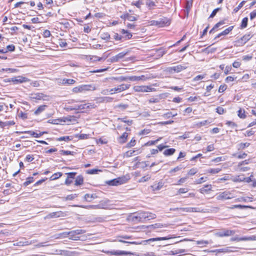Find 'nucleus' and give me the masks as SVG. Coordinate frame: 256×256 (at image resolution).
Returning a JSON list of instances; mask_svg holds the SVG:
<instances>
[{
	"label": "nucleus",
	"mask_w": 256,
	"mask_h": 256,
	"mask_svg": "<svg viewBox=\"0 0 256 256\" xmlns=\"http://www.w3.org/2000/svg\"><path fill=\"white\" fill-rule=\"evenodd\" d=\"M241 240H256V235L241 238Z\"/></svg>",
	"instance_id": "nucleus-37"
},
{
	"label": "nucleus",
	"mask_w": 256,
	"mask_h": 256,
	"mask_svg": "<svg viewBox=\"0 0 256 256\" xmlns=\"http://www.w3.org/2000/svg\"><path fill=\"white\" fill-rule=\"evenodd\" d=\"M128 80L132 81V82H136L139 81L138 76H128Z\"/></svg>",
	"instance_id": "nucleus-47"
},
{
	"label": "nucleus",
	"mask_w": 256,
	"mask_h": 256,
	"mask_svg": "<svg viewBox=\"0 0 256 256\" xmlns=\"http://www.w3.org/2000/svg\"><path fill=\"white\" fill-rule=\"evenodd\" d=\"M104 252L106 254L108 255L112 256V255H115L118 256H120L123 254H130L129 252H127L126 251H122V250H114V251H104Z\"/></svg>",
	"instance_id": "nucleus-12"
},
{
	"label": "nucleus",
	"mask_w": 256,
	"mask_h": 256,
	"mask_svg": "<svg viewBox=\"0 0 256 256\" xmlns=\"http://www.w3.org/2000/svg\"><path fill=\"white\" fill-rule=\"evenodd\" d=\"M212 188L211 185H205L204 188L200 189V192L201 193H204V192H206L209 190H210Z\"/></svg>",
	"instance_id": "nucleus-34"
},
{
	"label": "nucleus",
	"mask_w": 256,
	"mask_h": 256,
	"mask_svg": "<svg viewBox=\"0 0 256 256\" xmlns=\"http://www.w3.org/2000/svg\"><path fill=\"white\" fill-rule=\"evenodd\" d=\"M252 37V35L250 34H245L242 38H241V40L244 42L245 43L248 40Z\"/></svg>",
	"instance_id": "nucleus-46"
},
{
	"label": "nucleus",
	"mask_w": 256,
	"mask_h": 256,
	"mask_svg": "<svg viewBox=\"0 0 256 256\" xmlns=\"http://www.w3.org/2000/svg\"><path fill=\"white\" fill-rule=\"evenodd\" d=\"M26 81L27 78L22 76H18L16 77L12 78L8 80V82H12L14 84H20Z\"/></svg>",
	"instance_id": "nucleus-8"
},
{
	"label": "nucleus",
	"mask_w": 256,
	"mask_h": 256,
	"mask_svg": "<svg viewBox=\"0 0 256 256\" xmlns=\"http://www.w3.org/2000/svg\"><path fill=\"white\" fill-rule=\"evenodd\" d=\"M78 194H70V195H68L65 198V200H72L74 199L75 198H76L77 196H78Z\"/></svg>",
	"instance_id": "nucleus-51"
},
{
	"label": "nucleus",
	"mask_w": 256,
	"mask_h": 256,
	"mask_svg": "<svg viewBox=\"0 0 256 256\" xmlns=\"http://www.w3.org/2000/svg\"><path fill=\"white\" fill-rule=\"evenodd\" d=\"M45 97H46V96L42 93L32 94L31 96H30L31 98L36 99V100H44Z\"/></svg>",
	"instance_id": "nucleus-19"
},
{
	"label": "nucleus",
	"mask_w": 256,
	"mask_h": 256,
	"mask_svg": "<svg viewBox=\"0 0 256 256\" xmlns=\"http://www.w3.org/2000/svg\"><path fill=\"white\" fill-rule=\"evenodd\" d=\"M191 208H180V214L182 212H191Z\"/></svg>",
	"instance_id": "nucleus-45"
},
{
	"label": "nucleus",
	"mask_w": 256,
	"mask_h": 256,
	"mask_svg": "<svg viewBox=\"0 0 256 256\" xmlns=\"http://www.w3.org/2000/svg\"><path fill=\"white\" fill-rule=\"evenodd\" d=\"M98 172H102V170L98 169H92L86 170V173L90 174H97Z\"/></svg>",
	"instance_id": "nucleus-39"
},
{
	"label": "nucleus",
	"mask_w": 256,
	"mask_h": 256,
	"mask_svg": "<svg viewBox=\"0 0 256 256\" xmlns=\"http://www.w3.org/2000/svg\"><path fill=\"white\" fill-rule=\"evenodd\" d=\"M226 112V110L224 109L223 108L221 107V106H218L217 108H216V112L220 114H223L224 113V112Z\"/></svg>",
	"instance_id": "nucleus-64"
},
{
	"label": "nucleus",
	"mask_w": 256,
	"mask_h": 256,
	"mask_svg": "<svg viewBox=\"0 0 256 256\" xmlns=\"http://www.w3.org/2000/svg\"><path fill=\"white\" fill-rule=\"evenodd\" d=\"M130 176L128 175L123 176H120L118 178L108 180L106 182V184L110 186H117L125 184L130 180Z\"/></svg>",
	"instance_id": "nucleus-2"
},
{
	"label": "nucleus",
	"mask_w": 256,
	"mask_h": 256,
	"mask_svg": "<svg viewBox=\"0 0 256 256\" xmlns=\"http://www.w3.org/2000/svg\"><path fill=\"white\" fill-rule=\"evenodd\" d=\"M170 237H160V238H152L148 240H142L141 242H126L125 240H118V242H122V243H128L130 244H146L147 242H154V241H159V240H167L170 239Z\"/></svg>",
	"instance_id": "nucleus-3"
},
{
	"label": "nucleus",
	"mask_w": 256,
	"mask_h": 256,
	"mask_svg": "<svg viewBox=\"0 0 256 256\" xmlns=\"http://www.w3.org/2000/svg\"><path fill=\"white\" fill-rule=\"evenodd\" d=\"M186 68L187 66L185 65L179 64L176 66L170 67L168 68V70L169 72H180Z\"/></svg>",
	"instance_id": "nucleus-7"
},
{
	"label": "nucleus",
	"mask_w": 256,
	"mask_h": 256,
	"mask_svg": "<svg viewBox=\"0 0 256 256\" xmlns=\"http://www.w3.org/2000/svg\"><path fill=\"white\" fill-rule=\"evenodd\" d=\"M69 235V232H66L58 234L56 238H66Z\"/></svg>",
	"instance_id": "nucleus-56"
},
{
	"label": "nucleus",
	"mask_w": 256,
	"mask_h": 256,
	"mask_svg": "<svg viewBox=\"0 0 256 256\" xmlns=\"http://www.w3.org/2000/svg\"><path fill=\"white\" fill-rule=\"evenodd\" d=\"M62 122V119H55V120H49L48 121V123L54 124H58L60 122Z\"/></svg>",
	"instance_id": "nucleus-41"
},
{
	"label": "nucleus",
	"mask_w": 256,
	"mask_h": 256,
	"mask_svg": "<svg viewBox=\"0 0 256 256\" xmlns=\"http://www.w3.org/2000/svg\"><path fill=\"white\" fill-rule=\"evenodd\" d=\"M92 88V86L91 85L84 84L74 88L72 91L74 93L82 92L90 90Z\"/></svg>",
	"instance_id": "nucleus-5"
},
{
	"label": "nucleus",
	"mask_w": 256,
	"mask_h": 256,
	"mask_svg": "<svg viewBox=\"0 0 256 256\" xmlns=\"http://www.w3.org/2000/svg\"><path fill=\"white\" fill-rule=\"evenodd\" d=\"M248 18L246 17L244 18L241 22V28H245L247 26Z\"/></svg>",
	"instance_id": "nucleus-40"
},
{
	"label": "nucleus",
	"mask_w": 256,
	"mask_h": 256,
	"mask_svg": "<svg viewBox=\"0 0 256 256\" xmlns=\"http://www.w3.org/2000/svg\"><path fill=\"white\" fill-rule=\"evenodd\" d=\"M130 86V84H122L114 88V90L115 92L119 93L128 89Z\"/></svg>",
	"instance_id": "nucleus-10"
},
{
	"label": "nucleus",
	"mask_w": 256,
	"mask_h": 256,
	"mask_svg": "<svg viewBox=\"0 0 256 256\" xmlns=\"http://www.w3.org/2000/svg\"><path fill=\"white\" fill-rule=\"evenodd\" d=\"M138 16H133L131 14H129L128 17V20L130 22L135 21L138 20Z\"/></svg>",
	"instance_id": "nucleus-62"
},
{
	"label": "nucleus",
	"mask_w": 256,
	"mask_h": 256,
	"mask_svg": "<svg viewBox=\"0 0 256 256\" xmlns=\"http://www.w3.org/2000/svg\"><path fill=\"white\" fill-rule=\"evenodd\" d=\"M47 106L46 105H42V106H40L36 110H35L34 114H36V115H38L40 114V113H42V112H44L45 109H46V107Z\"/></svg>",
	"instance_id": "nucleus-29"
},
{
	"label": "nucleus",
	"mask_w": 256,
	"mask_h": 256,
	"mask_svg": "<svg viewBox=\"0 0 256 256\" xmlns=\"http://www.w3.org/2000/svg\"><path fill=\"white\" fill-rule=\"evenodd\" d=\"M74 206L76 207H80L82 208L86 209H100V208H104V206L102 204H98L96 205H88V206H84V205H74Z\"/></svg>",
	"instance_id": "nucleus-9"
},
{
	"label": "nucleus",
	"mask_w": 256,
	"mask_h": 256,
	"mask_svg": "<svg viewBox=\"0 0 256 256\" xmlns=\"http://www.w3.org/2000/svg\"><path fill=\"white\" fill-rule=\"evenodd\" d=\"M142 4V2L140 0H138L136 2H132V5L135 6L138 8H140V6Z\"/></svg>",
	"instance_id": "nucleus-60"
},
{
	"label": "nucleus",
	"mask_w": 256,
	"mask_h": 256,
	"mask_svg": "<svg viewBox=\"0 0 256 256\" xmlns=\"http://www.w3.org/2000/svg\"><path fill=\"white\" fill-rule=\"evenodd\" d=\"M152 22V24L159 27H163L170 24V21L166 18H164L158 20H154Z\"/></svg>",
	"instance_id": "nucleus-4"
},
{
	"label": "nucleus",
	"mask_w": 256,
	"mask_h": 256,
	"mask_svg": "<svg viewBox=\"0 0 256 256\" xmlns=\"http://www.w3.org/2000/svg\"><path fill=\"white\" fill-rule=\"evenodd\" d=\"M56 252L57 254H64L66 256H70L72 254V252H70L66 250H56Z\"/></svg>",
	"instance_id": "nucleus-33"
},
{
	"label": "nucleus",
	"mask_w": 256,
	"mask_h": 256,
	"mask_svg": "<svg viewBox=\"0 0 256 256\" xmlns=\"http://www.w3.org/2000/svg\"><path fill=\"white\" fill-rule=\"evenodd\" d=\"M94 104L92 103H88L82 104L80 105H77L76 108H77V110H82L88 108H94Z\"/></svg>",
	"instance_id": "nucleus-16"
},
{
	"label": "nucleus",
	"mask_w": 256,
	"mask_h": 256,
	"mask_svg": "<svg viewBox=\"0 0 256 256\" xmlns=\"http://www.w3.org/2000/svg\"><path fill=\"white\" fill-rule=\"evenodd\" d=\"M72 231L69 232V236L70 239L74 240H80V238L76 236V234H70Z\"/></svg>",
	"instance_id": "nucleus-38"
},
{
	"label": "nucleus",
	"mask_w": 256,
	"mask_h": 256,
	"mask_svg": "<svg viewBox=\"0 0 256 256\" xmlns=\"http://www.w3.org/2000/svg\"><path fill=\"white\" fill-rule=\"evenodd\" d=\"M226 124L230 126L232 130H235L236 131H237L236 128H238V126L234 122H232L228 121L226 122Z\"/></svg>",
	"instance_id": "nucleus-35"
},
{
	"label": "nucleus",
	"mask_w": 256,
	"mask_h": 256,
	"mask_svg": "<svg viewBox=\"0 0 256 256\" xmlns=\"http://www.w3.org/2000/svg\"><path fill=\"white\" fill-rule=\"evenodd\" d=\"M72 140V138H70V136H62V137H60L58 138V141H62V140H64V141H66V142H68V141H70Z\"/></svg>",
	"instance_id": "nucleus-48"
},
{
	"label": "nucleus",
	"mask_w": 256,
	"mask_h": 256,
	"mask_svg": "<svg viewBox=\"0 0 256 256\" xmlns=\"http://www.w3.org/2000/svg\"><path fill=\"white\" fill-rule=\"evenodd\" d=\"M252 54H248L246 56H244L242 57V60L245 62H248L252 60Z\"/></svg>",
	"instance_id": "nucleus-55"
},
{
	"label": "nucleus",
	"mask_w": 256,
	"mask_h": 256,
	"mask_svg": "<svg viewBox=\"0 0 256 256\" xmlns=\"http://www.w3.org/2000/svg\"><path fill=\"white\" fill-rule=\"evenodd\" d=\"M66 174H68V177L67 178H69V179H74L76 174V172H68V173H67Z\"/></svg>",
	"instance_id": "nucleus-61"
},
{
	"label": "nucleus",
	"mask_w": 256,
	"mask_h": 256,
	"mask_svg": "<svg viewBox=\"0 0 256 256\" xmlns=\"http://www.w3.org/2000/svg\"><path fill=\"white\" fill-rule=\"evenodd\" d=\"M148 86H134L133 88L134 90L136 92H148Z\"/></svg>",
	"instance_id": "nucleus-18"
},
{
	"label": "nucleus",
	"mask_w": 256,
	"mask_h": 256,
	"mask_svg": "<svg viewBox=\"0 0 256 256\" xmlns=\"http://www.w3.org/2000/svg\"><path fill=\"white\" fill-rule=\"evenodd\" d=\"M76 82V80L73 79H67V78H63V79H59L58 80V83L62 84H67V85H72L74 84Z\"/></svg>",
	"instance_id": "nucleus-15"
},
{
	"label": "nucleus",
	"mask_w": 256,
	"mask_h": 256,
	"mask_svg": "<svg viewBox=\"0 0 256 256\" xmlns=\"http://www.w3.org/2000/svg\"><path fill=\"white\" fill-rule=\"evenodd\" d=\"M136 144V140L132 139L128 144H126V148H130L134 146Z\"/></svg>",
	"instance_id": "nucleus-59"
},
{
	"label": "nucleus",
	"mask_w": 256,
	"mask_h": 256,
	"mask_svg": "<svg viewBox=\"0 0 256 256\" xmlns=\"http://www.w3.org/2000/svg\"><path fill=\"white\" fill-rule=\"evenodd\" d=\"M84 182V178L82 175L78 176L75 180V185L76 186H80L83 184Z\"/></svg>",
	"instance_id": "nucleus-25"
},
{
	"label": "nucleus",
	"mask_w": 256,
	"mask_h": 256,
	"mask_svg": "<svg viewBox=\"0 0 256 256\" xmlns=\"http://www.w3.org/2000/svg\"><path fill=\"white\" fill-rule=\"evenodd\" d=\"M84 200L88 202H90L92 200L97 198V196L96 194H86L84 196Z\"/></svg>",
	"instance_id": "nucleus-22"
},
{
	"label": "nucleus",
	"mask_w": 256,
	"mask_h": 256,
	"mask_svg": "<svg viewBox=\"0 0 256 256\" xmlns=\"http://www.w3.org/2000/svg\"><path fill=\"white\" fill-rule=\"evenodd\" d=\"M150 176L149 175H146V176H142V178H141L138 180V182H146L148 180H150Z\"/></svg>",
	"instance_id": "nucleus-50"
},
{
	"label": "nucleus",
	"mask_w": 256,
	"mask_h": 256,
	"mask_svg": "<svg viewBox=\"0 0 256 256\" xmlns=\"http://www.w3.org/2000/svg\"><path fill=\"white\" fill-rule=\"evenodd\" d=\"M221 170V168H210L206 170V172L208 173H210V174H217Z\"/></svg>",
	"instance_id": "nucleus-36"
},
{
	"label": "nucleus",
	"mask_w": 256,
	"mask_h": 256,
	"mask_svg": "<svg viewBox=\"0 0 256 256\" xmlns=\"http://www.w3.org/2000/svg\"><path fill=\"white\" fill-rule=\"evenodd\" d=\"M232 26H230L228 28L224 30L216 36L214 39H216L217 38H218L221 36H224L228 34L232 30Z\"/></svg>",
	"instance_id": "nucleus-23"
},
{
	"label": "nucleus",
	"mask_w": 256,
	"mask_h": 256,
	"mask_svg": "<svg viewBox=\"0 0 256 256\" xmlns=\"http://www.w3.org/2000/svg\"><path fill=\"white\" fill-rule=\"evenodd\" d=\"M198 172L196 168H192L188 172V174L190 176H193Z\"/></svg>",
	"instance_id": "nucleus-58"
},
{
	"label": "nucleus",
	"mask_w": 256,
	"mask_h": 256,
	"mask_svg": "<svg viewBox=\"0 0 256 256\" xmlns=\"http://www.w3.org/2000/svg\"><path fill=\"white\" fill-rule=\"evenodd\" d=\"M252 177H253L252 175L251 174L249 177L247 178H242L241 177V182H246L249 183L250 182H252V184L253 187H256V180H252Z\"/></svg>",
	"instance_id": "nucleus-17"
},
{
	"label": "nucleus",
	"mask_w": 256,
	"mask_h": 256,
	"mask_svg": "<svg viewBox=\"0 0 256 256\" xmlns=\"http://www.w3.org/2000/svg\"><path fill=\"white\" fill-rule=\"evenodd\" d=\"M112 80L117 81L118 82H122L128 80V76H120L118 77H112Z\"/></svg>",
	"instance_id": "nucleus-28"
},
{
	"label": "nucleus",
	"mask_w": 256,
	"mask_h": 256,
	"mask_svg": "<svg viewBox=\"0 0 256 256\" xmlns=\"http://www.w3.org/2000/svg\"><path fill=\"white\" fill-rule=\"evenodd\" d=\"M176 152V150L173 148H170L165 150L164 152V154L166 156H170L172 155Z\"/></svg>",
	"instance_id": "nucleus-30"
},
{
	"label": "nucleus",
	"mask_w": 256,
	"mask_h": 256,
	"mask_svg": "<svg viewBox=\"0 0 256 256\" xmlns=\"http://www.w3.org/2000/svg\"><path fill=\"white\" fill-rule=\"evenodd\" d=\"M234 232L232 230H222L218 232H216V234L220 237L228 236H232L234 234Z\"/></svg>",
	"instance_id": "nucleus-11"
},
{
	"label": "nucleus",
	"mask_w": 256,
	"mask_h": 256,
	"mask_svg": "<svg viewBox=\"0 0 256 256\" xmlns=\"http://www.w3.org/2000/svg\"><path fill=\"white\" fill-rule=\"evenodd\" d=\"M127 52H122L110 58V62H118L122 58Z\"/></svg>",
	"instance_id": "nucleus-13"
},
{
	"label": "nucleus",
	"mask_w": 256,
	"mask_h": 256,
	"mask_svg": "<svg viewBox=\"0 0 256 256\" xmlns=\"http://www.w3.org/2000/svg\"><path fill=\"white\" fill-rule=\"evenodd\" d=\"M32 244L31 242H29L28 240H26V239L24 238L23 240L16 242L14 244V246H28Z\"/></svg>",
	"instance_id": "nucleus-21"
},
{
	"label": "nucleus",
	"mask_w": 256,
	"mask_h": 256,
	"mask_svg": "<svg viewBox=\"0 0 256 256\" xmlns=\"http://www.w3.org/2000/svg\"><path fill=\"white\" fill-rule=\"evenodd\" d=\"M34 181V178L33 177H28L26 178V181L24 183V186H27L32 182Z\"/></svg>",
	"instance_id": "nucleus-49"
},
{
	"label": "nucleus",
	"mask_w": 256,
	"mask_h": 256,
	"mask_svg": "<svg viewBox=\"0 0 256 256\" xmlns=\"http://www.w3.org/2000/svg\"><path fill=\"white\" fill-rule=\"evenodd\" d=\"M254 134V132L253 131L252 129L250 130H246L245 132L243 133L245 136H250L253 135Z\"/></svg>",
	"instance_id": "nucleus-54"
},
{
	"label": "nucleus",
	"mask_w": 256,
	"mask_h": 256,
	"mask_svg": "<svg viewBox=\"0 0 256 256\" xmlns=\"http://www.w3.org/2000/svg\"><path fill=\"white\" fill-rule=\"evenodd\" d=\"M162 95H159L156 96L154 98H152L149 99L148 102L150 103H157L160 102V100L162 99Z\"/></svg>",
	"instance_id": "nucleus-26"
},
{
	"label": "nucleus",
	"mask_w": 256,
	"mask_h": 256,
	"mask_svg": "<svg viewBox=\"0 0 256 256\" xmlns=\"http://www.w3.org/2000/svg\"><path fill=\"white\" fill-rule=\"evenodd\" d=\"M128 134L126 132H124L121 136L118 138V141L120 144L124 143L127 140Z\"/></svg>",
	"instance_id": "nucleus-24"
},
{
	"label": "nucleus",
	"mask_w": 256,
	"mask_h": 256,
	"mask_svg": "<svg viewBox=\"0 0 256 256\" xmlns=\"http://www.w3.org/2000/svg\"><path fill=\"white\" fill-rule=\"evenodd\" d=\"M163 184L162 182H158L157 184H155L152 186L154 190H158L162 188Z\"/></svg>",
	"instance_id": "nucleus-32"
},
{
	"label": "nucleus",
	"mask_w": 256,
	"mask_h": 256,
	"mask_svg": "<svg viewBox=\"0 0 256 256\" xmlns=\"http://www.w3.org/2000/svg\"><path fill=\"white\" fill-rule=\"evenodd\" d=\"M163 48H160L158 49L154 50L158 53V56L160 58L162 57L164 54H166V52L165 50H162Z\"/></svg>",
	"instance_id": "nucleus-31"
},
{
	"label": "nucleus",
	"mask_w": 256,
	"mask_h": 256,
	"mask_svg": "<svg viewBox=\"0 0 256 256\" xmlns=\"http://www.w3.org/2000/svg\"><path fill=\"white\" fill-rule=\"evenodd\" d=\"M146 4L150 8H152L155 6V3L152 0H146Z\"/></svg>",
	"instance_id": "nucleus-57"
},
{
	"label": "nucleus",
	"mask_w": 256,
	"mask_h": 256,
	"mask_svg": "<svg viewBox=\"0 0 256 256\" xmlns=\"http://www.w3.org/2000/svg\"><path fill=\"white\" fill-rule=\"evenodd\" d=\"M233 198L232 194L228 192L225 191L222 192H220L217 194L216 199L218 200H226L232 198Z\"/></svg>",
	"instance_id": "nucleus-6"
},
{
	"label": "nucleus",
	"mask_w": 256,
	"mask_h": 256,
	"mask_svg": "<svg viewBox=\"0 0 256 256\" xmlns=\"http://www.w3.org/2000/svg\"><path fill=\"white\" fill-rule=\"evenodd\" d=\"M225 24L224 22V20L220 21L216 24L214 25V26L213 27V28L210 31V34H212L214 32V31L221 26L222 25L224 24Z\"/></svg>",
	"instance_id": "nucleus-27"
},
{
	"label": "nucleus",
	"mask_w": 256,
	"mask_h": 256,
	"mask_svg": "<svg viewBox=\"0 0 256 256\" xmlns=\"http://www.w3.org/2000/svg\"><path fill=\"white\" fill-rule=\"evenodd\" d=\"M86 232V230L82 229L76 230H72V232L70 234H75L76 235L83 234Z\"/></svg>",
	"instance_id": "nucleus-44"
},
{
	"label": "nucleus",
	"mask_w": 256,
	"mask_h": 256,
	"mask_svg": "<svg viewBox=\"0 0 256 256\" xmlns=\"http://www.w3.org/2000/svg\"><path fill=\"white\" fill-rule=\"evenodd\" d=\"M156 218L155 214L145 212H140L134 214L132 216V220L134 222H144L146 220L154 219Z\"/></svg>",
	"instance_id": "nucleus-1"
},
{
	"label": "nucleus",
	"mask_w": 256,
	"mask_h": 256,
	"mask_svg": "<svg viewBox=\"0 0 256 256\" xmlns=\"http://www.w3.org/2000/svg\"><path fill=\"white\" fill-rule=\"evenodd\" d=\"M100 38L102 40H108L110 38V35L108 32H104L101 34Z\"/></svg>",
	"instance_id": "nucleus-42"
},
{
	"label": "nucleus",
	"mask_w": 256,
	"mask_h": 256,
	"mask_svg": "<svg viewBox=\"0 0 256 256\" xmlns=\"http://www.w3.org/2000/svg\"><path fill=\"white\" fill-rule=\"evenodd\" d=\"M15 50V46L13 44L8 45L6 48H5V50H6V52H12Z\"/></svg>",
	"instance_id": "nucleus-53"
},
{
	"label": "nucleus",
	"mask_w": 256,
	"mask_h": 256,
	"mask_svg": "<svg viewBox=\"0 0 256 256\" xmlns=\"http://www.w3.org/2000/svg\"><path fill=\"white\" fill-rule=\"evenodd\" d=\"M165 226V224L164 225L162 224L157 223V224H154L149 225V226H147V228L150 230L151 231V230H154L155 229L166 227V226Z\"/></svg>",
	"instance_id": "nucleus-20"
},
{
	"label": "nucleus",
	"mask_w": 256,
	"mask_h": 256,
	"mask_svg": "<svg viewBox=\"0 0 256 256\" xmlns=\"http://www.w3.org/2000/svg\"><path fill=\"white\" fill-rule=\"evenodd\" d=\"M66 216L65 212H62V211L56 212H51L48 214V216L50 218H59V217H64Z\"/></svg>",
	"instance_id": "nucleus-14"
},
{
	"label": "nucleus",
	"mask_w": 256,
	"mask_h": 256,
	"mask_svg": "<svg viewBox=\"0 0 256 256\" xmlns=\"http://www.w3.org/2000/svg\"><path fill=\"white\" fill-rule=\"evenodd\" d=\"M220 10V8H216L214 9L210 14V18H214L216 14V13Z\"/></svg>",
	"instance_id": "nucleus-63"
},
{
	"label": "nucleus",
	"mask_w": 256,
	"mask_h": 256,
	"mask_svg": "<svg viewBox=\"0 0 256 256\" xmlns=\"http://www.w3.org/2000/svg\"><path fill=\"white\" fill-rule=\"evenodd\" d=\"M62 174V173L60 172L55 173L51 176V180H56L60 178Z\"/></svg>",
	"instance_id": "nucleus-43"
},
{
	"label": "nucleus",
	"mask_w": 256,
	"mask_h": 256,
	"mask_svg": "<svg viewBox=\"0 0 256 256\" xmlns=\"http://www.w3.org/2000/svg\"><path fill=\"white\" fill-rule=\"evenodd\" d=\"M191 212H205L206 211L204 210H201L199 208H191Z\"/></svg>",
	"instance_id": "nucleus-52"
}]
</instances>
